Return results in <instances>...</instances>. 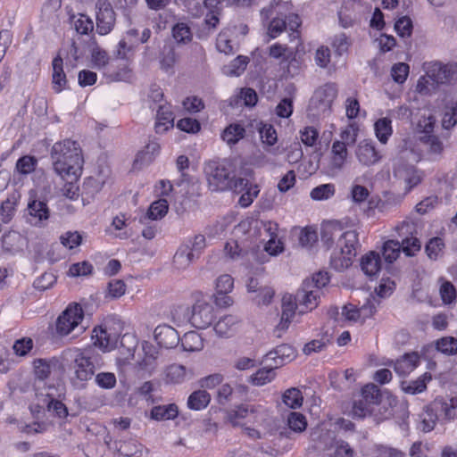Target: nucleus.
Segmentation results:
<instances>
[{
  "label": "nucleus",
  "mask_w": 457,
  "mask_h": 457,
  "mask_svg": "<svg viewBox=\"0 0 457 457\" xmlns=\"http://www.w3.org/2000/svg\"><path fill=\"white\" fill-rule=\"evenodd\" d=\"M154 337L157 344L166 349L176 347L180 341L178 331L169 325H159L154 330Z\"/></svg>",
  "instance_id": "nucleus-21"
},
{
  "label": "nucleus",
  "mask_w": 457,
  "mask_h": 457,
  "mask_svg": "<svg viewBox=\"0 0 457 457\" xmlns=\"http://www.w3.org/2000/svg\"><path fill=\"white\" fill-rule=\"evenodd\" d=\"M52 87L59 94L68 88V79L63 70V60L60 55L55 56L52 61Z\"/></svg>",
  "instance_id": "nucleus-22"
},
{
  "label": "nucleus",
  "mask_w": 457,
  "mask_h": 457,
  "mask_svg": "<svg viewBox=\"0 0 457 457\" xmlns=\"http://www.w3.org/2000/svg\"><path fill=\"white\" fill-rule=\"evenodd\" d=\"M257 94L252 88H243L240 92L235 96L233 100L235 104H244L245 106H254L257 103Z\"/></svg>",
  "instance_id": "nucleus-47"
},
{
  "label": "nucleus",
  "mask_w": 457,
  "mask_h": 457,
  "mask_svg": "<svg viewBox=\"0 0 457 457\" xmlns=\"http://www.w3.org/2000/svg\"><path fill=\"white\" fill-rule=\"evenodd\" d=\"M169 210V204L166 199H159L151 204L147 211V217L150 220H157L163 218Z\"/></svg>",
  "instance_id": "nucleus-40"
},
{
  "label": "nucleus",
  "mask_w": 457,
  "mask_h": 457,
  "mask_svg": "<svg viewBox=\"0 0 457 457\" xmlns=\"http://www.w3.org/2000/svg\"><path fill=\"white\" fill-rule=\"evenodd\" d=\"M119 335L110 331L106 325H100L93 329L94 345L104 351H111L118 342Z\"/></svg>",
  "instance_id": "nucleus-18"
},
{
  "label": "nucleus",
  "mask_w": 457,
  "mask_h": 457,
  "mask_svg": "<svg viewBox=\"0 0 457 457\" xmlns=\"http://www.w3.org/2000/svg\"><path fill=\"white\" fill-rule=\"evenodd\" d=\"M270 418V409L261 403H241L227 411V420L233 427L244 426L247 423L262 426Z\"/></svg>",
  "instance_id": "nucleus-3"
},
{
  "label": "nucleus",
  "mask_w": 457,
  "mask_h": 457,
  "mask_svg": "<svg viewBox=\"0 0 457 457\" xmlns=\"http://www.w3.org/2000/svg\"><path fill=\"white\" fill-rule=\"evenodd\" d=\"M204 172L212 191L228 190L232 173L227 167L226 162H210L205 165Z\"/></svg>",
  "instance_id": "nucleus-6"
},
{
  "label": "nucleus",
  "mask_w": 457,
  "mask_h": 457,
  "mask_svg": "<svg viewBox=\"0 0 457 457\" xmlns=\"http://www.w3.org/2000/svg\"><path fill=\"white\" fill-rule=\"evenodd\" d=\"M96 385L104 389H112L116 386V376L112 372H100L95 378Z\"/></svg>",
  "instance_id": "nucleus-63"
},
{
  "label": "nucleus",
  "mask_w": 457,
  "mask_h": 457,
  "mask_svg": "<svg viewBox=\"0 0 457 457\" xmlns=\"http://www.w3.org/2000/svg\"><path fill=\"white\" fill-rule=\"evenodd\" d=\"M92 63L94 67L98 70H106V67L110 64L111 60L106 51L102 49H95L91 54Z\"/></svg>",
  "instance_id": "nucleus-59"
},
{
  "label": "nucleus",
  "mask_w": 457,
  "mask_h": 457,
  "mask_svg": "<svg viewBox=\"0 0 457 457\" xmlns=\"http://www.w3.org/2000/svg\"><path fill=\"white\" fill-rule=\"evenodd\" d=\"M277 368L271 363L267 364L266 367L258 370L255 373L249 377V382L253 386H262L273 381L276 378Z\"/></svg>",
  "instance_id": "nucleus-31"
},
{
  "label": "nucleus",
  "mask_w": 457,
  "mask_h": 457,
  "mask_svg": "<svg viewBox=\"0 0 457 457\" xmlns=\"http://www.w3.org/2000/svg\"><path fill=\"white\" fill-rule=\"evenodd\" d=\"M361 269L363 273L370 278H375L381 270V259L378 253L370 252L361 259Z\"/></svg>",
  "instance_id": "nucleus-25"
},
{
  "label": "nucleus",
  "mask_w": 457,
  "mask_h": 457,
  "mask_svg": "<svg viewBox=\"0 0 457 457\" xmlns=\"http://www.w3.org/2000/svg\"><path fill=\"white\" fill-rule=\"evenodd\" d=\"M248 61V57L238 55L229 64L224 66L223 73L227 76L238 77L245 71Z\"/></svg>",
  "instance_id": "nucleus-37"
},
{
  "label": "nucleus",
  "mask_w": 457,
  "mask_h": 457,
  "mask_svg": "<svg viewBox=\"0 0 457 457\" xmlns=\"http://www.w3.org/2000/svg\"><path fill=\"white\" fill-rule=\"evenodd\" d=\"M393 175L396 179L403 182L408 190L417 186L421 180L419 171L401 160L395 162Z\"/></svg>",
  "instance_id": "nucleus-13"
},
{
  "label": "nucleus",
  "mask_w": 457,
  "mask_h": 457,
  "mask_svg": "<svg viewBox=\"0 0 457 457\" xmlns=\"http://www.w3.org/2000/svg\"><path fill=\"white\" fill-rule=\"evenodd\" d=\"M34 347V342L30 337H22L14 341L12 350L15 355L25 357L29 355Z\"/></svg>",
  "instance_id": "nucleus-52"
},
{
  "label": "nucleus",
  "mask_w": 457,
  "mask_h": 457,
  "mask_svg": "<svg viewBox=\"0 0 457 457\" xmlns=\"http://www.w3.org/2000/svg\"><path fill=\"white\" fill-rule=\"evenodd\" d=\"M216 47L218 51L224 53L225 54H231L236 51V46L231 43V40L228 38L226 31H222L219 34L216 41Z\"/></svg>",
  "instance_id": "nucleus-60"
},
{
  "label": "nucleus",
  "mask_w": 457,
  "mask_h": 457,
  "mask_svg": "<svg viewBox=\"0 0 457 457\" xmlns=\"http://www.w3.org/2000/svg\"><path fill=\"white\" fill-rule=\"evenodd\" d=\"M348 150L343 142H333L328 169L332 173H337L341 171L347 161Z\"/></svg>",
  "instance_id": "nucleus-20"
},
{
  "label": "nucleus",
  "mask_w": 457,
  "mask_h": 457,
  "mask_svg": "<svg viewBox=\"0 0 457 457\" xmlns=\"http://www.w3.org/2000/svg\"><path fill=\"white\" fill-rule=\"evenodd\" d=\"M457 124V102H452L446 105L443 119L442 127L450 129Z\"/></svg>",
  "instance_id": "nucleus-46"
},
{
  "label": "nucleus",
  "mask_w": 457,
  "mask_h": 457,
  "mask_svg": "<svg viewBox=\"0 0 457 457\" xmlns=\"http://www.w3.org/2000/svg\"><path fill=\"white\" fill-rule=\"evenodd\" d=\"M457 405V400L451 399L450 403L444 401L443 399H436L434 401V406L437 408V411L447 420H453L455 418V407Z\"/></svg>",
  "instance_id": "nucleus-48"
},
{
  "label": "nucleus",
  "mask_w": 457,
  "mask_h": 457,
  "mask_svg": "<svg viewBox=\"0 0 457 457\" xmlns=\"http://www.w3.org/2000/svg\"><path fill=\"white\" fill-rule=\"evenodd\" d=\"M28 214L29 222L33 225H40L50 217V210L45 201L30 200L28 204Z\"/></svg>",
  "instance_id": "nucleus-23"
},
{
  "label": "nucleus",
  "mask_w": 457,
  "mask_h": 457,
  "mask_svg": "<svg viewBox=\"0 0 457 457\" xmlns=\"http://www.w3.org/2000/svg\"><path fill=\"white\" fill-rule=\"evenodd\" d=\"M197 237H195V240ZM199 247L197 242L189 241L179 246L173 257V264L178 270H184L187 268L195 257L199 254Z\"/></svg>",
  "instance_id": "nucleus-15"
},
{
  "label": "nucleus",
  "mask_w": 457,
  "mask_h": 457,
  "mask_svg": "<svg viewBox=\"0 0 457 457\" xmlns=\"http://www.w3.org/2000/svg\"><path fill=\"white\" fill-rule=\"evenodd\" d=\"M319 137V131L312 126H307L300 130V138L306 146L315 145Z\"/></svg>",
  "instance_id": "nucleus-62"
},
{
  "label": "nucleus",
  "mask_w": 457,
  "mask_h": 457,
  "mask_svg": "<svg viewBox=\"0 0 457 457\" xmlns=\"http://www.w3.org/2000/svg\"><path fill=\"white\" fill-rule=\"evenodd\" d=\"M186 377V368L179 364H171L165 370V379L168 383H181L185 380Z\"/></svg>",
  "instance_id": "nucleus-41"
},
{
  "label": "nucleus",
  "mask_w": 457,
  "mask_h": 457,
  "mask_svg": "<svg viewBox=\"0 0 457 457\" xmlns=\"http://www.w3.org/2000/svg\"><path fill=\"white\" fill-rule=\"evenodd\" d=\"M312 282H303L295 298L298 303V313L304 314L314 310L320 302V292L319 289H312Z\"/></svg>",
  "instance_id": "nucleus-11"
},
{
  "label": "nucleus",
  "mask_w": 457,
  "mask_h": 457,
  "mask_svg": "<svg viewBox=\"0 0 457 457\" xmlns=\"http://www.w3.org/2000/svg\"><path fill=\"white\" fill-rule=\"evenodd\" d=\"M298 303L291 294H285L281 300V317L277 326V331H285L298 311Z\"/></svg>",
  "instance_id": "nucleus-19"
},
{
  "label": "nucleus",
  "mask_w": 457,
  "mask_h": 457,
  "mask_svg": "<svg viewBox=\"0 0 457 457\" xmlns=\"http://www.w3.org/2000/svg\"><path fill=\"white\" fill-rule=\"evenodd\" d=\"M244 135L245 129L241 125L231 124L224 129L222 138L228 145H235L244 137Z\"/></svg>",
  "instance_id": "nucleus-42"
},
{
  "label": "nucleus",
  "mask_w": 457,
  "mask_h": 457,
  "mask_svg": "<svg viewBox=\"0 0 457 457\" xmlns=\"http://www.w3.org/2000/svg\"><path fill=\"white\" fill-rule=\"evenodd\" d=\"M174 126V114L169 105H160L157 110L155 129L156 132L167 131Z\"/></svg>",
  "instance_id": "nucleus-30"
},
{
  "label": "nucleus",
  "mask_w": 457,
  "mask_h": 457,
  "mask_svg": "<svg viewBox=\"0 0 457 457\" xmlns=\"http://www.w3.org/2000/svg\"><path fill=\"white\" fill-rule=\"evenodd\" d=\"M436 349L442 353L453 355L457 353V339L453 337H445L436 343Z\"/></svg>",
  "instance_id": "nucleus-51"
},
{
  "label": "nucleus",
  "mask_w": 457,
  "mask_h": 457,
  "mask_svg": "<svg viewBox=\"0 0 457 457\" xmlns=\"http://www.w3.org/2000/svg\"><path fill=\"white\" fill-rule=\"evenodd\" d=\"M453 64L431 62L424 66L425 75L421 76L416 85V91L424 96L436 92L437 87L451 82L455 72Z\"/></svg>",
  "instance_id": "nucleus-2"
},
{
  "label": "nucleus",
  "mask_w": 457,
  "mask_h": 457,
  "mask_svg": "<svg viewBox=\"0 0 457 457\" xmlns=\"http://www.w3.org/2000/svg\"><path fill=\"white\" fill-rule=\"evenodd\" d=\"M84 318V312L80 304L70 303L56 320V332L60 336L69 335Z\"/></svg>",
  "instance_id": "nucleus-9"
},
{
  "label": "nucleus",
  "mask_w": 457,
  "mask_h": 457,
  "mask_svg": "<svg viewBox=\"0 0 457 457\" xmlns=\"http://www.w3.org/2000/svg\"><path fill=\"white\" fill-rule=\"evenodd\" d=\"M333 448V457H354L353 449L345 441H336Z\"/></svg>",
  "instance_id": "nucleus-64"
},
{
  "label": "nucleus",
  "mask_w": 457,
  "mask_h": 457,
  "mask_svg": "<svg viewBox=\"0 0 457 457\" xmlns=\"http://www.w3.org/2000/svg\"><path fill=\"white\" fill-rule=\"evenodd\" d=\"M374 130L378 140L386 145L393 134L391 119L387 117L378 119L374 124Z\"/></svg>",
  "instance_id": "nucleus-34"
},
{
  "label": "nucleus",
  "mask_w": 457,
  "mask_h": 457,
  "mask_svg": "<svg viewBox=\"0 0 457 457\" xmlns=\"http://www.w3.org/2000/svg\"><path fill=\"white\" fill-rule=\"evenodd\" d=\"M260 189L256 184L249 183L247 187L245 188L244 192L238 200V204L242 207H248L253 200L257 197Z\"/></svg>",
  "instance_id": "nucleus-56"
},
{
  "label": "nucleus",
  "mask_w": 457,
  "mask_h": 457,
  "mask_svg": "<svg viewBox=\"0 0 457 457\" xmlns=\"http://www.w3.org/2000/svg\"><path fill=\"white\" fill-rule=\"evenodd\" d=\"M264 230L270 236V238L265 245V251L270 255H278L284 250L283 243L278 239V236L276 231L278 229L277 223L268 221L263 224Z\"/></svg>",
  "instance_id": "nucleus-26"
},
{
  "label": "nucleus",
  "mask_w": 457,
  "mask_h": 457,
  "mask_svg": "<svg viewBox=\"0 0 457 457\" xmlns=\"http://www.w3.org/2000/svg\"><path fill=\"white\" fill-rule=\"evenodd\" d=\"M440 296L445 304H451L456 300V289L449 281H444L439 289Z\"/></svg>",
  "instance_id": "nucleus-58"
},
{
  "label": "nucleus",
  "mask_w": 457,
  "mask_h": 457,
  "mask_svg": "<svg viewBox=\"0 0 457 457\" xmlns=\"http://www.w3.org/2000/svg\"><path fill=\"white\" fill-rule=\"evenodd\" d=\"M259 133L263 143L273 145L277 142V132L272 125L260 123Z\"/></svg>",
  "instance_id": "nucleus-61"
},
{
  "label": "nucleus",
  "mask_w": 457,
  "mask_h": 457,
  "mask_svg": "<svg viewBox=\"0 0 457 457\" xmlns=\"http://www.w3.org/2000/svg\"><path fill=\"white\" fill-rule=\"evenodd\" d=\"M59 363L56 357L37 358L32 361L33 373L37 379L44 381L47 379L52 372V369Z\"/></svg>",
  "instance_id": "nucleus-24"
},
{
  "label": "nucleus",
  "mask_w": 457,
  "mask_h": 457,
  "mask_svg": "<svg viewBox=\"0 0 457 457\" xmlns=\"http://www.w3.org/2000/svg\"><path fill=\"white\" fill-rule=\"evenodd\" d=\"M54 171L62 178H80L84 158L79 144L71 139L56 142L51 150Z\"/></svg>",
  "instance_id": "nucleus-1"
},
{
  "label": "nucleus",
  "mask_w": 457,
  "mask_h": 457,
  "mask_svg": "<svg viewBox=\"0 0 457 457\" xmlns=\"http://www.w3.org/2000/svg\"><path fill=\"white\" fill-rule=\"evenodd\" d=\"M403 251L402 244L396 240H388L383 245V256L388 263L394 262Z\"/></svg>",
  "instance_id": "nucleus-44"
},
{
  "label": "nucleus",
  "mask_w": 457,
  "mask_h": 457,
  "mask_svg": "<svg viewBox=\"0 0 457 457\" xmlns=\"http://www.w3.org/2000/svg\"><path fill=\"white\" fill-rule=\"evenodd\" d=\"M71 369L74 373L72 379L81 386L93 378L96 370L91 357L80 349L73 350Z\"/></svg>",
  "instance_id": "nucleus-8"
},
{
  "label": "nucleus",
  "mask_w": 457,
  "mask_h": 457,
  "mask_svg": "<svg viewBox=\"0 0 457 457\" xmlns=\"http://www.w3.org/2000/svg\"><path fill=\"white\" fill-rule=\"evenodd\" d=\"M378 402L376 411L374 412V419L380 421L390 418L393 415V404L395 402V399L388 396L385 397L379 392V399Z\"/></svg>",
  "instance_id": "nucleus-33"
},
{
  "label": "nucleus",
  "mask_w": 457,
  "mask_h": 457,
  "mask_svg": "<svg viewBox=\"0 0 457 457\" xmlns=\"http://www.w3.org/2000/svg\"><path fill=\"white\" fill-rule=\"evenodd\" d=\"M96 32L104 36L109 34L116 21V14L109 0H97L96 3Z\"/></svg>",
  "instance_id": "nucleus-10"
},
{
  "label": "nucleus",
  "mask_w": 457,
  "mask_h": 457,
  "mask_svg": "<svg viewBox=\"0 0 457 457\" xmlns=\"http://www.w3.org/2000/svg\"><path fill=\"white\" fill-rule=\"evenodd\" d=\"M420 364V356L416 353L404 354L395 363V370L400 376H406L413 371Z\"/></svg>",
  "instance_id": "nucleus-28"
},
{
  "label": "nucleus",
  "mask_w": 457,
  "mask_h": 457,
  "mask_svg": "<svg viewBox=\"0 0 457 457\" xmlns=\"http://www.w3.org/2000/svg\"><path fill=\"white\" fill-rule=\"evenodd\" d=\"M337 95V89L334 84L328 83L320 87L310 100L309 110L315 116L328 113Z\"/></svg>",
  "instance_id": "nucleus-7"
},
{
  "label": "nucleus",
  "mask_w": 457,
  "mask_h": 457,
  "mask_svg": "<svg viewBox=\"0 0 457 457\" xmlns=\"http://www.w3.org/2000/svg\"><path fill=\"white\" fill-rule=\"evenodd\" d=\"M303 402L302 392L295 387L289 388L283 394V403L291 409L300 408Z\"/></svg>",
  "instance_id": "nucleus-43"
},
{
  "label": "nucleus",
  "mask_w": 457,
  "mask_h": 457,
  "mask_svg": "<svg viewBox=\"0 0 457 457\" xmlns=\"http://www.w3.org/2000/svg\"><path fill=\"white\" fill-rule=\"evenodd\" d=\"M71 22L73 23L74 29L77 33L80 35H87L92 32L94 29V23L92 19L83 13H79L77 15L73 14L71 17Z\"/></svg>",
  "instance_id": "nucleus-36"
},
{
  "label": "nucleus",
  "mask_w": 457,
  "mask_h": 457,
  "mask_svg": "<svg viewBox=\"0 0 457 457\" xmlns=\"http://www.w3.org/2000/svg\"><path fill=\"white\" fill-rule=\"evenodd\" d=\"M204 6L211 8L210 12L205 15L204 25L208 29H213L219 23V11L217 5L220 4L219 0H204Z\"/></svg>",
  "instance_id": "nucleus-38"
},
{
  "label": "nucleus",
  "mask_w": 457,
  "mask_h": 457,
  "mask_svg": "<svg viewBox=\"0 0 457 457\" xmlns=\"http://www.w3.org/2000/svg\"><path fill=\"white\" fill-rule=\"evenodd\" d=\"M179 416V407L175 403L156 405L151 409L150 418L156 421L175 420Z\"/></svg>",
  "instance_id": "nucleus-29"
},
{
  "label": "nucleus",
  "mask_w": 457,
  "mask_h": 457,
  "mask_svg": "<svg viewBox=\"0 0 457 457\" xmlns=\"http://www.w3.org/2000/svg\"><path fill=\"white\" fill-rule=\"evenodd\" d=\"M379 399V389L375 385H367L361 389L359 399L353 404L352 414L354 418L363 419L374 416Z\"/></svg>",
  "instance_id": "nucleus-5"
},
{
  "label": "nucleus",
  "mask_w": 457,
  "mask_h": 457,
  "mask_svg": "<svg viewBox=\"0 0 457 457\" xmlns=\"http://www.w3.org/2000/svg\"><path fill=\"white\" fill-rule=\"evenodd\" d=\"M375 306L372 300L367 299L361 307H358L353 303H347L342 308V316L349 322H364V320L373 315Z\"/></svg>",
  "instance_id": "nucleus-14"
},
{
  "label": "nucleus",
  "mask_w": 457,
  "mask_h": 457,
  "mask_svg": "<svg viewBox=\"0 0 457 457\" xmlns=\"http://www.w3.org/2000/svg\"><path fill=\"white\" fill-rule=\"evenodd\" d=\"M356 158L364 166H372L382 159V154L377 150L374 142L362 140L358 144Z\"/></svg>",
  "instance_id": "nucleus-17"
},
{
  "label": "nucleus",
  "mask_w": 457,
  "mask_h": 457,
  "mask_svg": "<svg viewBox=\"0 0 457 457\" xmlns=\"http://www.w3.org/2000/svg\"><path fill=\"white\" fill-rule=\"evenodd\" d=\"M37 160L34 156L24 155L18 159L16 169L19 173L27 175L35 170Z\"/></svg>",
  "instance_id": "nucleus-54"
},
{
  "label": "nucleus",
  "mask_w": 457,
  "mask_h": 457,
  "mask_svg": "<svg viewBox=\"0 0 457 457\" xmlns=\"http://www.w3.org/2000/svg\"><path fill=\"white\" fill-rule=\"evenodd\" d=\"M269 54L270 57L279 59L283 62L292 58L293 52L287 45L275 43L270 46Z\"/></svg>",
  "instance_id": "nucleus-55"
},
{
  "label": "nucleus",
  "mask_w": 457,
  "mask_h": 457,
  "mask_svg": "<svg viewBox=\"0 0 457 457\" xmlns=\"http://www.w3.org/2000/svg\"><path fill=\"white\" fill-rule=\"evenodd\" d=\"M239 322L237 316L226 315L215 323L213 329L219 337H229L236 332Z\"/></svg>",
  "instance_id": "nucleus-27"
},
{
  "label": "nucleus",
  "mask_w": 457,
  "mask_h": 457,
  "mask_svg": "<svg viewBox=\"0 0 457 457\" xmlns=\"http://www.w3.org/2000/svg\"><path fill=\"white\" fill-rule=\"evenodd\" d=\"M431 374L425 372L415 380L403 381L401 386L404 393L410 395H417L424 392L427 389V384L431 381Z\"/></svg>",
  "instance_id": "nucleus-32"
},
{
  "label": "nucleus",
  "mask_w": 457,
  "mask_h": 457,
  "mask_svg": "<svg viewBox=\"0 0 457 457\" xmlns=\"http://www.w3.org/2000/svg\"><path fill=\"white\" fill-rule=\"evenodd\" d=\"M360 247L358 233L355 230L343 232L337 240L331 254L330 264L338 271L344 270L352 264L353 258Z\"/></svg>",
  "instance_id": "nucleus-4"
},
{
  "label": "nucleus",
  "mask_w": 457,
  "mask_h": 457,
  "mask_svg": "<svg viewBox=\"0 0 457 457\" xmlns=\"http://www.w3.org/2000/svg\"><path fill=\"white\" fill-rule=\"evenodd\" d=\"M445 248V243L440 237H433L426 245V253L429 259L436 260L442 253Z\"/></svg>",
  "instance_id": "nucleus-53"
},
{
  "label": "nucleus",
  "mask_w": 457,
  "mask_h": 457,
  "mask_svg": "<svg viewBox=\"0 0 457 457\" xmlns=\"http://www.w3.org/2000/svg\"><path fill=\"white\" fill-rule=\"evenodd\" d=\"M437 408L434 406V402L427 406L420 415L421 429L424 432H429L434 429L438 420Z\"/></svg>",
  "instance_id": "nucleus-35"
},
{
  "label": "nucleus",
  "mask_w": 457,
  "mask_h": 457,
  "mask_svg": "<svg viewBox=\"0 0 457 457\" xmlns=\"http://www.w3.org/2000/svg\"><path fill=\"white\" fill-rule=\"evenodd\" d=\"M287 423L288 428L295 433H301L304 431L307 427V420L305 416L296 411H292L288 414Z\"/></svg>",
  "instance_id": "nucleus-45"
},
{
  "label": "nucleus",
  "mask_w": 457,
  "mask_h": 457,
  "mask_svg": "<svg viewBox=\"0 0 457 457\" xmlns=\"http://www.w3.org/2000/svg\"><path fill=\"white\" fill-rule=\"evenodd\" d=\"M172 36L179 43H187L191 41L193 34L187 23L179 22L172 28Z\"/></svg>",
  "instance_id": "nucleus-50"
},
{
  "label": "nucleus",
  "mask_w": 457,
  "mask_h": 457,
  "mask_svg": "<svg viewBox=\"0 0 457 457\" xmlns=\"http://www.w3.org/2000/svg\"><path fill=\"white\" fill-rule=\"evenodd\" d=\"M296 356L295 350L290 345L283 344L270 351L263 357V362L270 361L275 368H279L290 362Z\"/></svg>",
  "instance_id": "nucleus-16"
},
{
  "label": "nucleus",
  "mask_w": 457,
  "mask_h": 457,
  "mask_svg": "<svg viewBox=\"0 0 457 457\" xmlns=\"http://www.w3.org/2000/svg\"><path fill=\"white\" fill-rule=\"evenodd\" d=\"M286 20L283 13L280 12L277 17L273 18L268 28V34L271 38H276L286 29Z\"/></svg>",
  "instance_id": "nucleus-57"
},
{
  "label": "nucleus",
  "mask_w": 457,
  "mask_h": 457,
  "mask_svg": "<svg viewBox=\"0 0 457 457\" xmlns=\"http://www.w3.org/2000/svg\"><path fill=\"white\" fill-rule=\"evenodd\" d=\"M181 345L185 351L195 352L199 350L200 334L196 331H187L180 338Z\"/></svg>",
  "instance_id": "nucleus-49"
},
{
  "label": "nucleus",
  "mask_w": 457,
  "mask_h": 457,
  "mask_svg": "<svg viewBox=\"0 0 457 457\" xmlns=\"http://www.w3.org/2000/svg\"><path fill=\"white\" fill-rule=\"evenodd\" d=\"M104 75L110 82H129L133 78L130 61L126 58H113L104 71Z\"/></svg>",
  "instance_id": "nucleus-12"
},
{
  "label": "nucleus",
  "mask_w": 457,
  "mask_h": 457,
  "mask_svg": "<svg viewBox=\"0 0 457 457\" xmlns=\"http://www.w3.org/2000/svg\"><path fill=\"white\" fill-rule=\"evenodd\" d=\"M336 187L332 183L322 184L312 189L310 196L314 201H325L334 196Z\"/></svg>",
  "instance_id": "nucleus-39"
}]
</instances>
